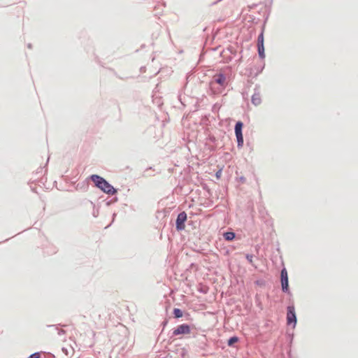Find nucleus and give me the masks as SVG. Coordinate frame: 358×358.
Segmentation results:
<instances>
[{"instance_id": "6e6552de", "label": "nucleus", "mask_w": 358, "mask_h": 358, "mask_svg": "<svg viewBox=\"0 0 358 358\" xmlns=\"http://www.w3.org/2000/svg\"><path fill=\"white\" fill-rule=\"evenodd\" d=\"M223 236L227 241H232L235 238V234L234 232H226Z\"/></svg>"}, {"instance_id": "f8f14e48", "label": "nucleus", "mask_w": 358, "mask_h": 358, "mask_svg": "<svg viewBox=\"0 0 358 358\" xmlns=\"http://www.w3.org/2000/svg\"><path fill=\"white\" fill-rule=\"evenodd\" d=\"M257 45H261V46L264 45V35H263V33H262L258 36Z\"/></svg>"}, {"instance_id": "4468645a", "label": "nucleus", "mask_w": 358, "mask_h": 358, "mask_svg": "<svg viewBox=\"0 0 358 358\" xmlns=\"http://www.w3.org/2000/svg\"><path fill=\"white\" fill-rule=\"evenodd\" d=\"M41 354L39 352H35L30 355L29 358H40Z\"/></svg>"}, {"instance_id": "dca6fc26", "label": "nucleus", "mask_w": 358, "mask_h": 358, "mask_svg": "<svg viewBox=\"0 0 358 358\" xmlns=\"http://www.w3.org/2000/svg\"><path fill=\"white\" fill-rule=\"evenodd\" d=\"M216 176H217V177L218 178V177H219V176H220V173H216Z\"/></svg>"}, {"instance_id": "9b49d317", "label": "nucleus", "mask_w": 358, "mask_h": 358, "mask_svg": "<svg viewBox=\"0 0 358 358\" xmlns=\"http://www.w3.org/2000/svg\"><path fill=\"white\" fill-rule=\"evenodd\" d=\"M258 46V52L260 56V57L264 58V45H257Z\"/></svg>"}, {"instance_id": "20e7f679", "label": "nucleus", "mask_w": 358, "mask_h": 358, "mask_svg": "<svg viewBox=\"0 0 358 358\" xmlns=\"http://www.w3.org/2000/svg\"><path fill=\"white\" fill-rule=\"evenodd\" d=\"M287 321L288 324H293L294 327L296 325V317L294 306H288L287 308Z\"/></svg>"}, {"instance_id": "423d86ee", "label": "nucleus", "mask_w": 358, "mask_h": 358, "mask_svg": "<svg viewBox=\"0 0 358 358\" xmlns=\"http://www.w3.org/2000/svg\"><path fill=\"white\" fill-rule=\"evenodd\" d=\"M187 219V215L185 212L180 213L176 220V228L178 230L184 229L185 222Z\"/></svg>"}, {"instance_id": "f03ea898", "label": "nucleus", "mask_w": 358, "mask_h": 358, "mask_svg": "<svg viewBox=\"0 0 358 358\" xmlns=\"http://www.w3.org/2000/svg\"><path fill=\"white\" fill-rule=\"evenodd\" d=\"M92 180L94 182L95 185L101 189L103 192L113 194L115 193V189L110 185L105 179L97 175H92L91 176Z\"/></svg>"}, {"instance_id": "ddd939ff", "label": "nucleus", "mask_w": 358, "mask_h": 358, "mask_svg": "<svg viewBox=\"0 0 358 358\" xmlns=\"http://www.w3.org/2000/svg\"><path fill=\"white\" fill-rule=\"evenodd\" d=\"M238 341V338L236 336L231 337L228 341V345H232L234 343H236Z\"/></svg>"}, {"instance_id": "2eb2a0df", "label": "nucleus", "mask_w": 358, "mask_h": 358, "mask_svg": "<svg viewBox=\"0 0 358 358\" xmlns=\"http://www.w3.org/2000/svg\"><path fill=\"white\" fill-rule=\"evenodd\" d=\"M247 259L251 262H252V257L247 256Z\"/></svg>"}, {"instance_id": "f257e3e1", "label": "nucleus", "mask_w": 358, "mask_h": 358, "mask_svg": "<svg viewBox=\"0 0 358 358\" xmlns=\"http://www.w3.org/2000/svg\"><path fill=\"white\" fill-rule=\"evenodd\" d=\"M227 84L225 76L218 73L213 77L210 86L214 93H220L225 88Z\"/></svg>"}, {"instance_id": "0eeeda50", "label": "nucleus", "mask_w": 358, "mask_h": 358, "mask_svg": "<svg viewBox=\"0 0 358 358\" xmlns=\"http://www.w3.org/2000/svg\"><path fill=\"white\" fill-rule=\"evenodd\" d=\"M281 284H282V289L284 292L288 291V275L287 270L285 268H283L281 271Z\"/></svg>"}, {"instance_id": "9d476101", "label": "nucleus", "mask_w": 358, "mask_h": 358, "mask_svg": "<svg viewBox=\"0 0 358 358\" xmlns=\"http://www.w3.org/2000/svg\"><path fill=\"white\" fill-rule=\"evenodd\" d=\"M173 314L176 318H180L182 317V312L179 308H174Z\"/></svg>"}, {"instance_id": "39448f33", "label": "nucleus", "mask_w": 358, "mask_h": 358, "mask_svg": "<svg viewBox=\"0 0 358 358\" xmlns=\"http://www.w3.org/2000/svg\"><path fill=\"white\" fill-rule=\"evenodd\" d=\"M190 333V327L188 324H182L179 325L173 332V334L178 336L180 334H189Z\"/></svg>"}, {"instance_id": "7ed1b4c3", "label": "nucleus", "mask_w": 358, "mask_h": 358, "mask_svg": "<svg viewBox=\"0 0 358 358\" xmlns=\"http://www.w3.org/2000/svg\"><path fill=\"white\" fill-rule=\"evenodd\" d=\"M243 124L242 122H237L235 125V134L237 138L238 147H242L243 145V136L242 134V128Z\"/></svg>"}, {"instance_id": "1a4fd4ad", "label": "nucleus", "mask_w": 358, "mask_h": 358, "mask_svg": "<svg viewBox=\"0 0 358 358\" xmlns=\"http://www.w3.org/2000/svg\"><path fill=\"white\" fill-rule=\"evenodd\" d=\"M252 102L255 106H257L260 103L261 99L258 94H255L252 97Z\"/></svg>"}]
</instances>
